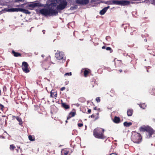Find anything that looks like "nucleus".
<instances>
[{
	"label": "nucleus",
	"instance_id": "obj_7",
	"mask_svg": "<svg viewBox=\"0 0 155 155\" xmlns=\"http://www.w3.org/2000/svg\"><path fill=\"white\" fill-rule=\"evenodd\" d=\"M30 3L26 5V8H31L30 9L31 10H32L34 8H39L43 6V5L39 2H30Z\"/></svg>",
	"mask_w": 155,
	"mask_h": 155
},
{
	"label": "nucleus",
	"instance_id": "obj_5",
	"mask_svg": "<svg viewBox=\"0 0 155 155\" xmlns=\"http://www.w3.org/2000/svg\"><path fill=\"white\" fill-rule=\"evenodd\" d=\"M57 4L51 3L48 6V8L52 15H58V12L56 10Z\"/></svg>",
	"mask_w": 155,
	"mask_h": 155
},
{
	"label": "nucleus",
	"instance_id": "obj_6",
	"mask_svg": "<svg viewBox=\"0 0 155 155\" xmlns=\"http://www.w3.org/2000/svg\"><path fill=\"white\" fill-rule=\"evenodd\" d=\"M110 3V4L121 6L127 5L130 3V1L124 0H112Z\"/></svg>",
	"mask_w": 155,
	"mask_h": 155
},
{
	"label": "nucleus",
	"instance_id": "obj_32",
	"mask_svg": "<svg viewBox=\"0 0 155 155\" xmlns=\"http://www.w3.org/2000/svg\"><path fill=\"white\" fill-rule=\"evenodd\" d=\"M25 1L24 0H15V2H24Z\"/></svg>",
	"mask_w": 155,
	"mask_h": 155
},
{
	"label": "nucleus",
	"instance_id": "obj_27",
	"mask_svg": "<svg viewBox=\"0 0 155 155\" xmlns=\"http://www.w3.org/2000/svg\"><path fill=\"white\" fill-rule=\"evenodd\" d=\"M5 109L4 106L2 104H0V109L2 111H3Z\"/></svg>",
	"mask_w": 155,
	"mask_h": 155
},
{
	"label": "nucleus",
	"instance_id": "obj_2",
	"mask_svg": "<svg viewBox=\"0 0 155 155\" xmlns=\"http://www.w3.org/2000/svg\"><path fill=\"white\" fill-rule=\"evenodd\" d=\"M57 5L56 9L58 11H61L66 8L68 2L66 0H55Z\"/></svg>",
	"mask_w": 155,
	"mask_h": 155
},
{
	"label": "nucleus",
	"instance_id": "obj_10",
	"mask_svg": "<svg viewBox=\"0 0 155 155\" xmlns=\"http://www.w3.org/2000/svg\"><path fill=\"white\" fill-rule=\"evenodd\" d=\"M28 66V64L26 62L24 61L22 62L21 66L22 69L23 71L26 73L29 72Z\"/></svg>",
	"mask_w": 155,
	"mask_h": 155
},
{
	"label": "nucleus",
	"instance_id": "obj_53",
	"mask_svg": "<svg viewBox=\"0 0 155 155\" xmlns=\"http://www.w3.org/2000/svg\"><path fill=\"white\" fill-rule=\"evenodd\" d=\"M97 115H98V114H99V113H97Z\"/></svg>",
	"mask_w": 155,
	"mask_h": 155
},
{
	"label": "nucleus",
	"instance_id": "obj_12",
	"mask_svg": "<svg viewBox=\"0 0 155 155\" xmlns=\"http://www.w3.org/2000/svg\"><path fill=\"white\" fill-rule=\"evenodd\" d=\"M43 68H44L45 70L48 69L50 67L49 62L48 61H45L43 62L41 64Z\"/></svg>",
	"mask_w": 155,
	"mask_h": 155
},
{
	"label": "nucleus",
	"instance_id": "obj_44",
	"mask_svg": "<svg viewBox=\"0 0 155 155\" xmlns=\"http://www.w3.org/2000/svg\"><path fill=\"white\" fill-rule=\"evenodd\" d=\"M41 57L44 58L45 57V55L44 54H42Z\"/></svg>",
	"mask_w": 155,
	"mask_h": 155
},
{
	"label": "nucleus",
	"instance_id": "obj_20",
	"mask_svg": "<svg viewBox=\"0 0 155 155\" xmlns=\"http://www.w3.org/2000/svg\"><path fill=\"white\" fill-rule=\"evenodd\" d=\"M113 121L115 123L118 124L120 122V119L119 117L115 116L113 120Z\"/></svg>",
	"mask_w": 155,
	"mask_h": 155
},
{
	"label": "nucleus",
	"instance_id": "obj_15",
	"mask_svg": "<svg viewBox=\"0 0 155 155\" xmlns=\"http://www.w3.org/2000/svg\"><path fill=\"white\" fill-rule=\"evenodd\" d=\"M109 8V6H108L107 7H106L105 8H104L102 10H101L100 12V14L101 15H104L105 13L106 12L107 10Z\"/></svg>",
	"mask_w": 155,
	"mask_h": 155
},
{
	"label": "nucleus",
	"instance_id": "obj_39",
	"mask_svg": "<svg viewBox=\"0 0 155 155\" xmlns=\"http://www.w3.org/2000/svg\"><path fill=\"white\" fill-rule=\"evenodd\" d=\"M87 112L89 113H91V110L90 109H89L87 110Z\"/></svg>",
	"mask_w": 155,
	"mask_h": 155
},
{
	"label": "nucleus",
	"instance_id": "obj_35",
	"mask_svg": "<svg viewBox=\"0 0 155 155\" xmlns=\"http://www.w3.org/2000/svg\"><path fill=\"white\" fill-rule=\"evenodd\" d=\"M26 5V4H22L21 5L20 7H22V8H25V6Z\"/></svg>",
	"mask_w": 155,
	"mask_h": 155
},
{
	"label": "nucleus",
	"instance_id": "obj_16",
	"mask_svg": "<svg viewBox=\"0 0 155 155\" xmlns=\"http://www.w3.org/2000/svg\"><path fill=\"white\" fill-rule=\"evenodd\" d=\"M50 93V96L51 97L54 98L57 97V94L56 91H55L54 90H52L51 91Z\"/></svg>",
	"mask_w": 155,
	"mask_h": 155
},
{
	"label": "nucleus",
	"instance_id": "obj_41",
	"mask_svg": "<svg viewBox=\"0 0 155 155\" xmlns=\"http://www.w3.org/2000/svg\"><path fill=\"white\" fill-rule=\"evenodd\" d=\"M94 110H97V107H95L94 108Z\"/></svg>",
	"mask_w": 155,
	"mask_h": 155
},
{
	"label": "nucleus",
	"instance_id": "obj_29",
	"mask_svg": "<svg viewBox=\"0 0 155 155\" xmlns=\"http://www.w3.org/2000/svg\"><path fill=\"white\" fill-rule=\"evenodd\" d=\"M106 49L107 51H110V53L113 51V50L111 49V48L110 47H107L106 48Z\"/></svg>",
	"mask_w": 155,
	"mask_h": 155
},
{
	"label": "nucleus",
	"instance_id": "obj_11",
	"mask_svg": "<svg viewBox=\"0 0 155 155\" xmlns=\"http://www.w3.org/2000/svg\"><path fill=\"white\" fill-rule=\"evenodd\" d=\"M76 3L80 5H87L89 2V0H76Z\"/></svg>",
	"mask_w": 155,
	"mask_h": 155
},
{
	"label": "nucleus",
	"instance_id": "obj_43",
	"mask_svg": "<svg viewBox=\"0 0 155 155\" xmlns=\"http://www.w3.org/2000/svg\"><path fill=\"white\" fill-rule=\"evenodd\" d=\"M119 71H120V72H122V70H121V69H120L119 70Z\"/></svg>",
	"mask_w": 155,
	"mask_h": 155
},
{
	"label": "nucleus",
	"instance_id": "obj_25",
	"mask_svg": "<svg viewBox=\"0 0 155 155\" xmlns=\"http://www.w3.org/2000/svg\"><path fill=\"white\" fill-rule=\"evenodd\" d=\"M21 12L28 14H30L31 13V12H29L28 10L22 8H21Z\"/></svg>",
	"mask_w": 155,
	"mask_h": 155
},
{
	"label": "nucleus",
	"instance_id": "obj_8",
	"mask_svg": "<svg viewBox=\"0 0 155 155\" xmlns=\"http://www.w3.org/2000/svg\"><path fill=\"white\" fill-rule=\"evenodd\" d=\"M39 13L44 16L52 15L48 7L47 8H43L39 10Z\"/></svg>",
	"mask_w": 155,
	"mask_h": 155
},
{
	"label": "nucleus",
	"instance_id": "obj_28",
	"mask_svg": "<svg viewBox=\"0 0 155 155\" xmlns=\"http://www.w3.org/2000/svg\"><path fill=\"white\" fill-rule=\"evenodd\" d=\"M28 138L31 141H33L35 140V139L33 138L32 136L31 135H30L28 136Z\"/></svg>",
	"mask_w": 155,
	"mask_h": 155
},
{
	"label": "nucleus",
	"instance_id": "obj_52",
	"mask_svg": "<svg viewBox=\"0 0 155 155\" xmlns=\"http://www.w3.org/2000/svg\"><path fill=\"white\" fill-rule=\"evenodd\" d=\"M108 37H106V39H107V38H108Z\"/></svg>",
	"mask_w": 155,
	"mask_h": 155
},
{
	"label": "nucleus",
	"instance_id": "obj_33",
	"mask_svg": "<svg viewBox=\"0 0 155 155\" xmlns=\"http://www.w3.org/2000/svg\"><path fill=\"white\" fill-rule=\"evenodd\" d=\"M140 106L141 107V108H143V109L145 108V104H140Z\"/></svg>",
	"mask_w": 155,
	"mask_h": 155
},
{
	"label": "nucleus",
	"instance_id": "obj_18",
	"mask_svg": "<svg viewBox=\"0 0 155 155\" xmlns=\"http://www.w3.org/2000/svg\"><path fill=\"white\" fill-rule=\"evenodd\" d=\"M12 54L15 57H21V54L17 52H15L14 50H12Z\"/></svg>",
	"mask_w": 155,
	"mask_h": 155
},
{
	"label": "nucleus",
	"instance_id": "obj_40",
	"mask_svg": "<svg viewBox=\"0 0 155 155\" xmlns=\"http://www.w3.org/2000/svg\"><path fill=\"white\" fill-rule=\"evenodd\" d=\"M106 47L105 46H103V47H102V48L103 49H105L106 48Z\"/></svg>",
	"mask_w": 155,
	"mask_h": 155
},
{
	"label": "nucleus",
	"instance_id": "obj_38",
	"mask_svg": "<svg viewBox=\"0 0 155 155\" xmlns=\"http://www.w3.org/2000/svg\"><path fill=\"white\" fill-rule=\"evenodd\" d=\"M109 155H117L116 153H112Z\"/></svg>",
	"mask_w": 155,
	"mask_h": 155
},
{
	"label": "nucleus",
	"instance_id": "obj_4",
	"mask_svg": "<svg viewBox=\"0 0 155 155\" xmlns=\"http://www.w3.org/2000/svg\"><path fill=\"white\" fill-rule=\"evenodd\" d=\"M140 131L145 132H147L148 133V137L149 138L151 137L153 134H154L155 131L150 126H145L141 127L140 128Z\"/></svg>",
	"mask_w": 155,
	"mask_h": 155
},
{
	"label": "nucleus",
	"instance_id": "obj_45",
	"mask_svg": "<svg viewBox=\"0 0 155 155\" xmlns=\"http://www.w3.org/2000/svg\"><path fill=\"white\" fill-rule=\"evenodd\" d=\"M112 149H111L110 150V152H113V151H112Z\"/></svg>",
	"mask_w": 155,
	"mask_h": 155
},
{
	"label": "nucleus",
	"instance_id": "obj_3",
	"mask_svg": "<svg viewBox=\"0 0 155 155\" xmlns=\"http://www.w3.org/2000/svg\"><path fill=\"white\" fill-rule=\"evenodd\" d=\"M131 139L134 143H139L142 141V138L140 134L134 131L132 133Z\"/></svg>",
	"mask_w": 155,
	"mask_h": 155
},
{
	"label": "nucleus",
	"instance_id": "obj_50",
	"mask_svg": "<svg viewBox=\"0 0 155 155\" xmlns=\"http://www.w3.org/2000/svg\"><path fill=\"white\" fill-rule=\"evenodd\" d=\"M68 121H67V120L66 121V123H68Z\"/></svg>",
	"mask_w": 155,
	"mask_h": 155
},
{
	"label": "nucleus",
	"instance_id": "obj_36",
	"mask_svg": "<svg viewBox=\"0 0 155 155\" xmlns=\"http://www.w3.org/2000/svg\"><path fill=\"white\" fill-rule=\"evenodd\" d=\"M65 89V87H63L61 88L60 90L61 91H63Z\"/></svg>",
	"mask_w": 155,
	"mask_h": 155
},
{
	"label": "nucleus",
	"instance_id": "obj_42",
	"mask_svg": "<svg viewBox=\"0 0 155 155\" xmlns=\"http://www.w3.org/2000/svg\"><path fill=\"white\" fill-rule=\"evenodd\" d=\"M99 118V117H98V116H97V117H96V118H95V120H96L97 119Z\"/></svg>",
	"mask_w": 155,
	"mask_h": 155
},
{
	"label": "nucleus",
	"instance_id": "obj_47",
	"mask_svg": "<svg viewBox=\"0 0 155 155\" xmlns=\"http://www.w3.org/2000/svg\"><path fill=\"white\" fill-rule=\"evenodd\" d=\"M21 5H18L16 6V7H20Z\"/></svg>",
	"mask_w": 155,
	"mask_h": 155
},
{
	"label": "nucleus",
	"instance_id": "obj_30",
	"mask_svg": "<svg viewBox=\"0 0 155 155\" xmlns=\"http://www.w3.org/2000/svg\"><path fill=\"white\" fill-rule=\"evenodd\" d=\"M72 75L71 72L67 73L64 74V76H71Z\"/></svg>",
	"mask_w": 155,
	"mask_h": 155
},
{
	"label": "nucleus",
	"instance_id": "obj_21",
	"mask_svg": "<svg viewBox=\"0 0 155 155\" xmlns=\"http://www.w3.org/2000/svg\"><path fill=\"white\" fill-rule=\"evenodd\" d=\"M133 110L132 109H128L127 111V114L128 116H131L133 114Z\"/></svg>",
	"mask_w": 155,
	"mask_h": 155
},
{
	"label": "nucleus",
	"instance_id": "obj_37",
	"mask_svg": "<svg viewBox=\"0 0 155 155\" xmlns=\"http://www.w3.org/2000/svg\"><path fill=\"white\" fill-rule=\"evenodd\" d=\"M91 117L92 118H94V114H93L91 115L90 116H89V117Z\"/></svg>",
	"mask_w": 155,
	"mask_h": 155
},
{
	"label": "nucleus",
	"instance_id": "obj_48",
	"mask_svg": "<svg viewBox=\"0 0 155 155\" xmlns=\"http://www.w3.org/2000/svg\"><path fill=\"white\" fill-rule=\"evenodd\" d=\"M42 31H43V33H44V34H45V30H43Z\"/></svg>",
	"mask_w": 155,
	"mask_h": 155
},
{
	"label": "nucleus",
	"instance_id": "obj_49",
	"mask_svg": "<svg viewBox=\"0 0 155 155\" xmlns=\"http://www.w3.org/2000/svg\"><path fill=\"white\" fill-rule=\"evenodd\" d=\"M144 40L145 41H147V39H144Z\"/></svg>",
	"mask_w": 155,
	"mask_h": 155
},
{
	"label": "nucleus",
	"instance_id": "obj_24",
	"mask_svg": "<svg viewBox=\"0 0 155 155\" xmlns=\"http://www.w3.org/2000/svg\"><path fill=\"white\" fill-rule=\"evenodd\" d=\"M123 124L124 126L127 127L132 125V123L131 122H125Z\"/></svg>",
	"mask_w": 155,
	"mask_h": 155
},
{
	"label": "nucleus",
	"instance_id": "obj_34",
	"mask_svg": "<svg viewBox=\"0 0 155 155\" xmlns=\"http://www.w3.org/2000/svg\"><path fill=\"white\" fill-rule=\"evenodd\" d=\"M78 127H81L83 126V124H82V123H78Z\"/></svg>",
	"mask_w": 155,
	"mask_h": 155
},
{
	"label": "nucleus",
	"instance_id": "obj_54",
	"mask_svg": "<svg viewBox=\"0 0 155 155\" xmlns=\"http://www.w3.org/2000/svg\"><path fill=\"white\" fill-rule=\"evenodd\" d=\"M131 3H134V2H131Z\"/></svg>",
	"mask_w": 155,
	"mask_h": 155
},
{
	"label": "nucleus",
	"instance_id": "obj_9",
	"mask_svg": "<svg viewBox=\"0 0 155 155\" xmlns=\"http://www.w3.org/2000/svg\"><path fill=\"white\" fill-rule=\"evenodd\" d=\"M64 55L62 52L57 53L55 54V57L58 60H61V63H64L65 61V58L64 57Z\"/></svg>",
	"mask_w": 155,
	"mask_h": 155
},
{
	"label": "nucleus",
	"instance_id": "obj_51",
	"mask_svg": "<svg viewBox=\"0 0 155 155\" xmlns=\"http://www.w3.org/2000/svg\"><path fill=\"white\" fill-rule=\"evenodd\" d=\"M16 150L17 151H18V150H17V149H16Z\"/></svg>",
	"mask_w": 155,
	"mask_h": 155
},
{
	"label": "nucleus",
	"instance_id": "obj_26",
	"mask_svg": "<svg viewBox=\"0 0 155 155\" xmlns=\"http://www.w3.org/2000/svg\"><path fill=\"white\" fill-rule=\"evenodd\" d=\"M15 148V147L14 145L13 144H12L10 146L9 148L11 150H14Z\"/></svg>",
	"mask_w": 155,
	"mask_h": 155
},
{
	"label": "nucleus",
	"instance_id": "obj_1",
	"mask_svg": "<svg viewBox=\"0 0 155 155\" xmlns=\"http://www.w3.org/2000/svg\"><path fill=\"white\" fill-rule=\"evenodd\" d=\"M104 129L99 127H97L93 130V135L94 137L97 139H104L106 137L104 134Z\"/></svg>",
	"mask_w": 155,
	"mask_h": 155
},
{
	"label": "nucleus",
	"instance_id": "obj_13",
	"mask_svg": "<svg viewBox=\"0 0 155 155\" xmlns=\"http://www.w3.org/2000/svg\"><path fill=\"white\" fill-rule=\"evenodd\" d=\"M22 8H11L8 9V11L11 12H21Z\"/></svg>",
	"mask_w": 155,
	"mask_h": 155
},
{
	"label": "nucleus",
	"instance_id": "obj_17",
	"mask_svg": "<svg viewBox=\"0 0 155 155\" xmlns=\"http://www.w3.org/2000/svg\"><path fill=\"white\" fill-rule=\"evenodd\" d=\"M76 114V112H71L69 114L67 118V120L69 119L71 117H73Z\"/></svg>",
	"mask_w": 155,
	"mask_h": 155
},
{
	"label": "nucleus",
	"instance_id": "obj_23",
	"mask_svg": "<svg viewBox=\"0 0 155 155\" xmlns=\"http://www.w3.org/2000/svg\"><path fill=\"white\" fill-rule=\"evenodd\" d=\"M61 105L63 107L66 109H68L70 108V106L69 105L65 103H62Z\"/></svg>",
	"mask_w": 155,
	"mask_h": 155
},
{
	"label": "nucleus",
	"instance_id": "obj_31",
	"mask_svg": "<svg viewBox=\"0 0 155 155\" xmlns=\"http://www.w3.org/2000/svg\"><path fill=\"white\" fill-rule=\"evenodd\" d=\"M96 100L97 101V102H99L101 101L100 97H96Z\"/></svg>",
	"mask_w": 155,
	"mask_h": 155
},
{
	"label": "nucleus",
	"instance_id": "obj_14",
	"mask_svg": "<svg viewBox=\"0 0 155 155\" xmlns=\"http://www.w3.org/2000/svg\"><path fill=\"white\" fill-rule=\"evenodd\" d=\"M69 150L68 149H64L61 151V155H68Z\"/></svg>",
	"mask_w": 155,
	"mask_h": 155
},
{
	"label": "nucleus",
	"instance_id": "obj_46",
	"mask_svg": "<svg viewBox=\"0 0 155 155\" xmlns=\"http://www.w3.org/2000/svg\"><path fill=\"white\" fill-rule=\"evenodd\" d=\"M17 147L18 148H19V149H20V146H17Z\"/></svg>",
	"mask_w": 155,
	"mask_h": 155
},
{
	"label": "nucleus",
	"instance_id": "obj_22",
	"mask_svg": "<svg viewBox=\"0 0 155 155\" xmlns=\"http://www.w3.org/2000/svg\"><path fill=\"white\" fill-rule=\"evenodd\" d=\"M15 118L19 122V125H22L23 124V122L21 119L18 116L16 117Z\"/></svg>",
	"mask_w": 155,
	"mask_h": 155
},
{
	"label": "nucleus",
	"instance_id": "obj_19",
	"mask_svg": "<svg viewBox=\"0 0 155 155\" xmlns=\"http://www.w3.org/2000/svg\"><path fill=\"white\" fill-rule=\"evenodd\" d=\"M91 72V70L88 69H85L84 71V76L85 77H87L88 74Z\"/></svg>",
	"mask_w": 155,
	"mask_h": 155
}]
</instances>
